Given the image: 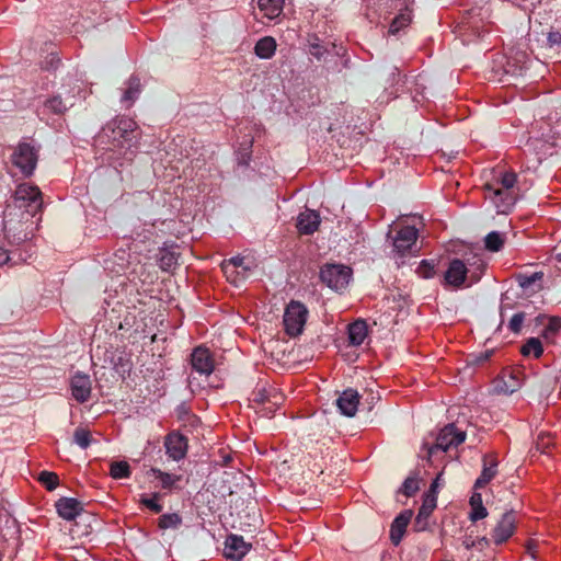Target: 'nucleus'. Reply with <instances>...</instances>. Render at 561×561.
<instances>
[{"instance_id":"1","label":"nucleus","mask_w":561,"mask_h":561,"mask_svg":"<svg viewBox=\"0 0 561 561\" xmlns=\"http://www.w3.org/2000/svg\"><path fill=\"white\" fill-rule=\"evenodd\" d=\"M137 128V123L134 119L117 116L101 129L96 136V142L111 151L123 148L130 149L138 142Z\"/></svg>"},{"instance_id":"2","label":"nucleus","mask_w":561,"mask_h":561,"mask_svg":"<svg viewBox=\"0 0 561 561\" xmlns=\"http://www.w3.org/2000/svg\"><path fill=\"white\" fill-rule=\"evenodd\" d=\"M517 174L513 171L500 172L491 182L483 185L484 196L495 206L499 214H508L516 201Z\"/></svg>"},{"instance_id":"3","label":"nucleus","mask_w":561,"mask_h":561,"mask_svg":"<svg viewBox=\"0 0 561 561\" xmlns=\"http://www.w3.org/2000/svg\"><path fill=\"white\" fill-rule=\"evenodd\" d=\"M34 217L27 211L20 210L18 206L7 204L3 210V233L11 244H20L27 240L32 232L30 228L33 225Z\"/></svg>"},{"instance_id":"4","label":"nucleus","mask_w":561,"mask_h":561,"mask_svg":"<svg viewBox=\"0 0 561 561\" xmlns=\"http://www.w3.org/2000/svg\"><path fill=\"white\" fill-rule=\"evenodd\" d=\"M41 146L34 140L23 139L12 148L11 164L19 170L24 179L31 178L37 167Z\"/></svg>"},{"instance_id":"5","label":"nucleus","mask_w":561,"mask_h":561,"mask_svg":"<svg viewBox=\"0 0 561 561\" xmlns=\"http://www.w3.org/2000/svg\"><path fill=\"white\" fill-rule=\"evenodd\" d=\"M8 204L35 217L43 208V194L37 185L20 183Z\"/></svg>"},{"instance_id":"6","label":"nucleus","mask_w":561,"mask_h":561,"mask_svg":"<svg viewBox=\"0 0 561 561\" xmlns=\"http://www.w3.org/2000/svg\"><path fill=\"white\" fill-rule=\"evenodd\" d=\"M284 401V394L273 386L256 388L252 393V402L261 405L257 412L266 417L273 416Z\"/></svg>"},{"instance_id":"7","label":"nucleus","mask_w":561,"mask_h":561,"mask_svg":"<svg viewBox=\"0 0 561 561\" xmlns=\"http://www.w3.org/2000/svg\"><path fill=\"white\" fill-rule=\"evenodd\" d=\"M308 317L307 307L297 300H291L284 312L283 323L286 334L291 337L300 335Z\"/></svg>"},{"instance_id":"8","label":"nucleus","mask_w":561,"mask_h":561,"mask_svg":"<svg viewBox=\"0 0 561 561\" xmlns=\"http://www.w3.org/2000/svg\"><path fill=\"white\" fill-rule=\"evenodd\" d=\"M352 274V268L343 264H325L320 270L321 280L336 291L348 285Z\"/></svg>"},{"instance_id":"9","label":"nucleus","mask_w":561,"mask_h":561,"mask_svg":"<svg viewBox=\"0 0 561 561\" xmlns=\"http://www.w3.org/2000/svg\"><path fill=\"white\" fill-rule=\"evenodd\" d=\"M79 91L80 87L76 84L66 92L65 98L59 93L48 96L43 102L38 113L42 115H64L70 107L75 105L76 92Z\"/></svg>"},{"instance_id":"10","label":"nucleus","mask_w":561,"mask_h":561,"mask_svg":"<svg viewBox=\"0 0 561 561\" xmlns=\"http://www.w3.org/2000/svg\"><path fill=\"white\" fill-rule=\"evenodd\" d=\"M466 439V433L458 430L455 424H447L437 435L436 443L428 449V456L436 450L447 451L451 447H457Z\"/></svg>"},{"instance_id":"11","label":"nucleus","mask_w":561,"mask_h":561,"mask_svg":"<svg viewBox=\"0 0 561 561\" xmlns=\"http://www.w3.org/2000/svg\"><path fill=\"white\" fill-rule=\"evenodd\" d=\"M551 149L552 144L548 139L529 137L523 148V154L533 164H539L543 158L551 153Z\"/></svg>"},{"instance_id":"12","label":"nucleus","mask_w":561,"mask_h":561,"mask_svg":"<svg viewBox=\"0 0 561 561\" xmlns=\"http://www.w3.org/2000/svg\"><path fill=\"white\" fill-rule=\"evenodd\" d=\"M436 483L437 479L431 484L430 492L423 499V503L413 523V530L415 533L425 531L428 528V518L436 507V496L434 494Z\"/></svg>"},{"instance_id":"13","label":"nucleus","mask_w":561,"mask_h":561,"mask_svg":"<svg viewBox=\"0 0 561 561\" xmlns=\"http://www.w3.org/2000/svg\"><path fill=\"white\" fill-rule=\"evenodd\" d=\"M192 369L199 375L209 376L215 369V360L209 348L197 346L191 354Z\"/></svg>"},{"instance_id":"14","label":"nucleus","mask_w":561,"mask_h":561,"mask_svg":"<svg viewBox=\"0 0 561 561\" xmlns=\"http://www.w3.org/2000/svg\"><path fill=\"white\" fill-rule=\"evenodd\" d=\"M419 237V231L413 226H404L400 228L393 237V251L400 256H404L409 253Z\"/></svg>"},{"instance_id":"15","label":"nucleus","mask_w":561,"mask_h":561,"mask_svg":"<svg viewBox=\"0 0 561 561\" xmlns=\"http://www.w3.org/2000/svg\"><path fill=\"white\" fill-rule=\"evenodd\" d=\"M515 523L516 516L513 511L504 513L491 533V540L496 545L507 541L515 531Z\"/></svg>"},{"instance_id":"16","label":"nucleus","mask_w":561,"mask_h":561,"mask_svg":"<svg viewBox=\"0 0 561 561\" xmlns=\"http://www.w3.org/2000/svg\"><path fill=\"white\" fill-rule=\"evenodd\" d=\"M167 455L174 461H180L187 453V438L178 431L170 432L164 438Z\"/></svg>"},{"instance_id":"17","label":"nucleus","mask_w":561,"mask_h":561,"mask_svg":"<svg viewBox=\"0 0 561 561\" xmlns=\"http://www.w3.org/2000/svg\"><path fill=\"white\" fill-rule=\"evenodd\" d=\"M72 398L79 402L84 403L91 397L92 381L89 375L83 373H76L69 382Z\"/></svg>"},{"instance_id":"18","label":"nucleus","mask_w":561,"mask_h":561,"mask_svg":"<svg viewBox=\"0 0 561 561\" xmlns=\"http://www.w3.org/2000/svg\"><path fill=\"white\" fill-rule=\"evenodd\" d=\"M469 268L463 260L454 259L449 262L448 268L444 274V283L447 286L460 288L465 285Z\"/></svg>"},{"instance_id":"19","label":"nucleus","mask_w":561,"mask_h":561,"mask_svg":"<svg viewBox=\"0 0 561 561\" xmlns=\"http://www.w3.org/2000/svg\"><path fill=\"white\" fill-rule=\"evenodd\" d=\"M251 545L242 536L229 535L225 541L224 556L231 561H240L250 550Z\"/></svg>"},{"instance_id":"20","label":"nucleus","mask_w":561,"mask_h":561,"mask_svg":"<svg viewBox=\"0 0 561 561\" xmlns=\"http://www.w3.org/2000/svg\"><path fill=\"white\" fill-rule=\"evenodd\" d=\"M321 219L318 211L306 209L297 216L296 228L300 234H312L320 226Z\"/></svg>"},{"instance_id":"21","label":"nucleus","mask_w":561,"mask_h":561,"mask_svg":"<svg viewBox=\"0 0 561 561\" xmlns=\"http://www.w3.org/2000/svg\"><path fill=\"white\" fill-rule=\"evenodd\" d=\"M412 516L413 512L411 510H404L393 519L390 527V540L392 545H400Z\"/></svg>"},{"instance_id":"22","label":"nucleus","mask_w":561,"mask_h":561,"mask_svg":"<svg viewBox=\"0 0 561 561\" xmlns=\"http://www.w3.org/2000/svg\"><path fill=\"white\" fill-rule=\"evenodd\" d=\"M340 412L348 417L356 414L359 404V394L354 389L344 390L336 400Z\"/></svg>"},{"instance_id":"23","label":"nucleus","mask_w":561,"mask_h":561,"mask_svg":"<svg viewBox=\"0 0 561 561\" xmlns=\"http://www.w3.org/2000/svg\"><path fill=\"white\" fill-rule=\"evenodd\" d=\"M55 506L58 515L66 520H73L83 511L82 503L73 497H61Z\"/></svg>"},{"instance_id":"24","label":"nucleus","mask_w":561,"mask_h":561,"mask_svg":"<svg viewBox=\"0 0 561 561\" xmlns=\"http://www.w3.org/2000/svg\"><path fill=\"white\" fill-rule=\"evenodd\" d=\"M497 460L493 455H485L483 458V469L480 477L476 480L474 488L485 486L497 472Z\"/></svg>"},{"instance_id":"25","label":"nucleus","mask_w":561,"mask_h":561,"mask_svg":"<svg viewBox=\"0 0 561 561\" xmlns=\"http://www.w3.org/2000/svg\"><path fill=\"white\" fill-rule=\"evenodd\" d=\"M125 84L126 88L123 92L121 102L126 108H130L141 93L140 79L137 76H131Z\"/></svg>"},{"instance_id":"26","label":"nucleus","mask_w":561,"mask_h":561,"mask_svg":"<svg viewBox=\"0 0 561 561\" xmlns=\"http://www.w3.org/2000/svg\"><path fill=\"white\" fill-rule=\"evenodd\" d=\"M467 267L469 268L471 283L480 280L485 267L486 262L482 253H472L466 257Z\"/></svg>"},{"instance_id":"27","label":"nucleus","mask_w":561,"mask_h":561,"mask_svg":"<svg viewBox=\"0 0 561 561\" xmlns=\"http://www.w3.org/2000/svg\"><path fill=\"white\" fill-rule=\"evenodd\" d=\"M276 47L277 44L274 37L264 36L256 42L254 53L261 59H270L275 55Z\"/></svg>"},{"instance_id":"28","label":"nucleus","mask_w":561,"mask_h":561,"mask_svg":"<svg viewBox=\"0 0 561 561\" xmlns=\"http://www.w3.org/2000/svg\"><path fill=\"white\" fill-rule=\"evenodd\" d=\"M367 323L365 320H356L348 325V341L352 345H360L367 336Z\"/></svg>"},{"instance_id":"29","label":"nucleus","mask_w":561,"mask_h":561,"mask_svg":"<svg viewBox=\"0 0 561 561\" xmlns=\"http://www.w3.org/2000/svg\"><path fill=\"white\" fill-rule=\"evenodd\" d=\"M284 2L285 0H257V5L264 16L274 20L282 14Z\"/></svg>"},{"instance_id":"30","label":"nucleus","mask_w":561,"mask_h":561,"mask_svg":"<svg viewBox=\"0 0 561 561\" xmlns=\"http://www.w3.org/2000/svg\"><path fill=\"white\" fill-rule=\"evenodd\" d=\"M221 270L227 280L233 284L234 286H238L241 282H243L247 278L250 267L239 270L231 266L230 264H221Z\"/></svg>"},{"instance_id":"31","label":"nucleus","mask_w":561,"mask_h":561,"mask_svg":"<svg viewBox=\"0 0 561 561\" xmlns=\"http://www.w3.org/2000/svg\"><path fill=\"white\" fill-rule=\"evenodd\" d=\"M506 240L505 233L491 231L484 238V248L490 252H499Z\"/></svg>"},{"instance_id":"32","label":"nucleus","mask_w":561,"mask_h":561,"mask_svg":"<svg viewBox=\"0 0 561 561\" xmlns=\"http://www.w3.org/2000/svg\"><path fill=\"white\" fill-rule=\"evenodd\" d=\"M178 263V254L169 249H160L158 254V264L162 271H170Z\"/></svg>"},{"instance_id":"33","label":"nucleus","mask_w":561,"mask_h":561,"mask_svg":"<svg viewBox=\"0 0 561 561\" xmlns=\"http://www.w3.org/2000/svg\"><path fill=\"white\" fill-rule=\"evenodd\" d=\"M412 21V11L409 8H405L401 11L391 22L389 32L391 34H397L400 30L410 25Z\"/></svg>"},{"instance_id":"34","label":"nucleus","mask_w":561,"mask_h":561,"mask_svg":"<svg viewBox=\"0 0 561 561\" xmlns=\"http://www.w3.org/2000/svg\"><path fill=\"white\" fill-rule=\"evenodd\" d=\"M523 356L533 355L535 358H539L543 353V347L538 337H529L520 347Z\"/></svg>"},{"instance_id":"35","label":"nucleus","mask_w":561,"mask_h":561,"mask_svg":"<svg viewBox=\"0 0 561 561\" xmlns=\"http://www.w3.org/2000/svg\"><path fill=\"white\" fill-rule=\"evenodd\" d=\"M151 473L160 481L161 488L171 490L181 480L180 476L164 472L158 468H151Z\"/></svg>"},{"instance_id":"36","label":"nucleus","mask_w":561,"mask_h":561,"mask_svg":"<svg viewBox=\"0 0 561 561\" xmlns=\"http://www.w3.org/2000/svg\"><path fill=\"white\" fill-rule=\"evenodd\" d=\"M131 474L130 466L127 461H113L110 466V476L113 479H127Z\"/></svg>"},{"instance_id":"37","label":"nucleus","mask_w":561,"mask_h":561,"mask_svg":"<svg viewBox=\"0 0 561 561\" xmlns=\"http://www.w3.org/2000/svg\"><path fill=\"white\" fill-rule=\"evenodd\" d=\"M490 543V539H488L486 537H479V538H473L471 535H465L462 540H461V545L465 547V549L467 550H472V549H476L478 551H483Z\"/></svg>"},{"instance_id":"38","label":"nucleus","mask_w":561,"mask_h":561,"mask_svg":"<svg viewBox=\"0 0 561 561\" xmlns=\"http://www.w3.org/2000/svg\"><path fill=\"white\" fill-rule=\"evenodd\" d=\"M161 493L154 492L151 496L142 494L140 496L139 503L150 510L151 512L159 514L162 512L163 506L159 503L161 499Z\"/></svg>"},{"instance_id":"39","label":"nucleus","mask_w":561,"mask_h":561,"mask_svg":"<svg viewBox=\"0 0 561 561\" xmlns=\"http://www.w3.org/2000/svg\"><path fill=\"white\" fill-rule=\"evenodd\" d=\"M182 524V517L178 513L163 514L158 519L160 529L179 528Z\"/></svg>"},{"instance_id":"40","label":"nucleus","mask_w":561,"mask_h":561,"mask_svg":"<svg viewBox=\"0 0 561 561\" xmlns=\"http://www.w3.org/2000/svg\"><path fill=\"white\" fill-rule=\"evenodd\" d=\"M415 273L423 279L433 278L436 275V263L434 260H422Z\"/></svg>"},{"instance_id":"41","label":"nucleus","mask_w":561,"mask_h":561,"mask_svg":"<svg viewBox=\"0 0 561 561\" xmlns=\"http://www.w3.org/2000/svg\"><path fill=\"white\" fill-rule=\"evenodd\" d=\"M420 489V483L416 474L409 476L402 483L399 492L407 497L413 496Z\"/></svg>"},{"instance_id":"42","label":"nucleus","mask_w":561,"mask_h":561,"mask_svg":"<svg viewBox=\"0 0 561 561\" xmlns=\"http://www.w3.org/2000/svg\"><path fill=\"white\" fill-rule=\"evenodd\" d=\"M92 442L91 432L84 427L76 428L73 433V443L82 449H87Z\"/></svg>"},{"instance_id":"43","label":"nucleus","mask_w":561,"mask_h":561,"mask_svg":"<svg viewBox=\"0 0 561 561\" xmlns=\"http://www.w3.org/2000/svg\"><path fill=\"white\" fill-rule=\"evenodd\" d=\"M38 481L48 490H55L59 484V477L51 471H42L38 474Z\"/></svg>"},{"instance_id":"44","label":"nucleus","mask_w":561,"mask_h":561,"mask_svg":"<svg viewBox=\"0 0 561 561\" xmlns=\"http://www.w3.org/2000/svg\"><path fill=\"white\" fill-rule=\"evenodd\" d=\"M547 45L550 48H561V26H551L547 34Z\"/></svg>"},{"instance_id":"45","label":"nucleus","mask_w":561,"mask_h":561,"mask_svg":"<svg viewBox=\"0 0 561 561\" xmlns=\"http://www.w3.org/2000/svg\"><path fill=\"white\" fill-rule=\"evenodd\" d=\"M525 313L524 312H517L515 313L510 322H508V329L515 334H518L522 331L523 323L525 321Z\"/></svg>"},{"instance_id":"46","label":"nucleus","mask_w":561,"mask_h":561,"mask_svg":"<svg viewBox=\"0 0 561 561\" xmlns=\"http://www.w3.org/2000/svg\"><path fill=\"white\" fill-rule=\"evenodd\" d=\"M488 516V511L483 505L472 506L470 512V519L477 522Z\"/></svg>"},{"instance_id":"47","label":"nucleus","mask_w":561,"mask_h":561,"mask_svg":"<svg viewBox=\"0 0 561 561\" xmlns=\"http://www.w3.org/2000/svg\"><path fill=\"white\" fill-rule=\"evenodd\" d=\"M558 330L559 324L556 321L551 320L549 324L543 329L542 336L545 339H552L557 334Z\"/></svg>"},{"instance_id":"48","label":"nucleus","mask_w":561,"mask_h":561,"mask_svg":"<svg viewBox=\"0 0 561 561\" xmlns=\"http://www.w3.org/2000/svg\"><path fill=\"white\" fill-rule=\"evenodd\" d=\"M541 275L539 273H534L530 276H523L519 278V285L524 288L534 284L537 279H540Z\"/></svg>"},{"instance_id":"49","label":"nucleus","mask_w":561,"mask_h":561,"mask_svg":"<svg viewBox=\"0 0 561 561\" xmlns=\"http://www.w3.org/2000/svg\"><path fill=\"white\" fill-rule=\"evenodd\" d=\"M221 264H230L231 266L243 270L244 266V257L242 256H233L229 260H225Z\"/></svg>"},{"instance_id":"50","label":"nucleus","mask_w":561,"mask_h":561,"mask_svg":"<svg viewBox=\"0 0 561 561\" xmlns=\"http://www.w3.org/2000/svg\"><path fill=\"white\" fill-rule=\"evenodd\" d=\"M325 49L320 44H311L310 45V54L314 56L317 59H321L324 55Z\"/></svg>"},{"instance_id":"51","label":"nucleus","mask_w":561,"mask_h":561,"mask_svg":"<svg viewBox=\"0 0 561 561\" xmlns=\"http://www.w3.org/2000/svg\"><path fill=\"white\" fill-rule=\"evenodd\" d=\"M552 443V438L550 435H540L538 437L537 445L541 448H547Z\"/></svg>"},{"instance_id":"52","label":"nucleus","mask_w":561,"mask_h":561,"mask_svg":"<svg viewBox=\"0 0 561 561\" xmlns=\"http://www.w3.org/2000/svg\"><path fill=\"white\" fill-rule=\"evenodd\" d=\"M11 261L12 257L10 256L9 252L0 247V266L9 264Z\"/></svg>"},{"instance_id":"53","label":"nucleus","mask_w":561,"mask_h":561,"mask_svg":"<svg viewBox=\"0 0 561 561\" xmlns=\"http://www.w3.org/2000/svg\"><path fill=\"white\" fill-rule=\"evenodd\" d=\"M478 505H483L482 497H481V494L474 493L470 497V506L472 507V506H478Z\"/></svg>"},{"instance_id":"54","label":"nucleus","mask_w":561,"mask_h":561,"mask_svg":"<svg viewBox=\"0 0 561 561\" xmlns=\"http://www.w3.org/2000/svg\"><path fill=\"white\" fill-rule=\"evenodd\" d=\"M527 552L531 556V558H536V543L534 542H528L527 547Z\"/></svg>"},{"instance_id":"55","label":"nucleus","mask_w":561,"mask_h":561,"mask_svg":"<svg viewBox=\"0 0 561 561\" xmlns=\"http://www.w3.org/2000/svg\"><path fill=\"white\" fill-rule=\"evenodd\" d=\"M556 259H557V261L561 264V253H558V254L556 255ZM558 268H559V271L561 272V265H560Z\"/></svg>"}]
</instances>
